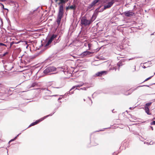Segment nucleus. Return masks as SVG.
<instances>
[{
  "instance_id": "f257e3e1",
  "label": "nucleus",
  "mask_w": 155,
  "mask_h": 155,
  "mask_svg": "<svg viewBox=\"0 0 155 155\" xmlns=\"http://www.w3.org/2000/svg\"><path fill=\"white\" fill-rule=\"evenodd\" d=\"M69 0H54L56 2H57L58 1L60 2L58 3V5H61L59 6V12L57 16L56 22L58 24V26L60 25V21L63 17V4H65Z\"/></svg>"
},
{
  "instance_id": "f03ea898",
  "label": "nucleus",
  "mask_w": 155,
  "mask_h": 155,
  "mask_svg": "<svg viewBox=\"0 0 155 155\" xmlns=\"http://www.w3.org/2000/svg\"><path fill=\"white\" fill-rule=\"evenodd\" d=\"M96 17L93 15L90 20H88L86 17L84 16L81 19V23L82 25L87 26L90 25L95 19Z\"/></svg>"
},
{
  "instance_id": "7ed1b4c3",
  "label": "nucleus",
  "mask_w": 155,
  "mask_h": 155,
  "mask_svg": "<svg viewBox=\"0 0 155 155\" xmlns=\"http://www.w3.org/2000/svg\"><path fill=\"white\" fill-rule=\"evenodd\" d=\"M52 115V114H49L48 115H47L46 116H45L43 117L42 118H41V119H40L38 120H36L34 122L32 123H31L29 125V126H28V127H31L32 126H34V125H35L36 124H37L39 122L42 121L44 119L46 118V117H48L49 116H51Z\"/></svg>"
},
{
  "instance_id": "20e7f679",
  "label": "nucleus",
  "mask_w": 155,
  "mask_h": 155,
  "mask_svg": "<svg viewBox=\"0 0 155 155\" xmlns=\"http://www.w3.org/2000/svg\"><path fill=\"white\" fill-rule=\"evenodd\" d=\"M36 10H34L33 11H31L30 12L27 16V18L28 20H31L35 17L36 15Z\"/></svg>"
},
{
  "instance_id": "39448f33",
  "label": "nucleus",
  "mask_w": 155,
  "mask_h": 155,
  "mask_svg": "<svg viewBox=\"0 0 155 155\" xmlns=\"http://www.w3.org/2000/svg\"><path fill=\"white\" fill-rule=\"evenodd\" d=\"M56 70V68L53 66H51L47 67L43 71L44 74H48V73L54 71Z\"/></svg>"
},
{
  "instance_id": "423d86ee",
  "label": "nucleus",
  "mask_w": 155,
  "mask_h": 155,
  "mask_svg": "<svg viewBox=\"0 0 155 155\" xmlns=\"http://www.w3.org/2000/svg\"><path fill=\"white\" fill-rule=\"evenodd\" d=\"M126 17H131L135 16V13L132 11L129 10L126 11L122 13Z\"/></svg>"
},
{
  "instance_id": "0eeeda50",
  "label": "nucleus",
  "mask_w": 155,
  "mask_h": 155,
  "mask_svg": "<svg viewBox=\"0 0 155 155\" xmlns=\"http://www.w3.org/2000/svg\"><path fill=\"white\" fill-rule=\"evenodd\" d=\"M115 1V0H112L111 2H108L107 5L104 6V8H102V10H101V11H103L104 10L110 7L114 3Z\"/></svg>"
},
{
  "instance_id": "6e6552de",
  "label": "nucleus",
  "mask_w": 155,
  "mask_h": 155,
  "mask_svg": "<svg viewBox=\"0 0 155 155\" xmlns=\"http://www.w3.org/2000/svg\"><path fill=\"white\" fill-rule=\"evenodd\" d=\"M92 53V52L87 51L83 52L81 54H80V55L81 56L83 57H84L86 55H89Z\"/></svg>"
},
{
  "instance_id": "1a4fd4ad",
  "label": "nucleus",
  "mask_w": 155,
  "mask_h": 155,
  "mask_svg": "<svg viewBox=\"0 0 155 155\" xmlns=\"http://www.w3.org/2000/svg\"><path fill=\"white\" fill-rule=\"evenodd\" d=\"M106 71H102L99 72L96 74V75L98 76H101L103 75L104 73H106Z\"/></svg>"
},
{
  "instance_id": "9d476101",
  "label": "nucleus",
  "mask_w": 155,
  "mask_h": 155,
  "mask_svg": "<svg viewBox=\"0 0 155 155\" xmlns=\"http://www.w3.org/2000/svg\"><path fill=\"white\" fill-rule=\"evenodd\" d=\"M57 36V35H55L54 34H53L51 36V37L49 39V40L52 41H53V40Z\"/></svg>"
},
{
  "instance_id": "9b49d317",
  "label": "nucleus",
  "mask_w": 155,
  "mask_h": 155,
  "mask_svg": "<svg viewBox=\"0 0 155 155\" xmlns=\"http://www.w3.org/2000/svg\"><path fill=\"white\" fill-rule=\"evenodd\" d=\"M145 110L146 112L147 113V114L148 115H151V113L150 112L149 109V108L147 107H145Z\"/></svg>"
},
{
  "instance_id": "f8f14e48",
  "label": "nucleus",
  "mask_w": 155,
  "mask_h": 155,
  "mask_svg": "<svg viewBox=\"0 0 155 155\" xmlns=\"http://www.w3.org/2000/svg\"><path fill=\"white\" fill-rule=\"evenodd\" d=\"M76 8V5L74 4L70 6V9H71L74 10H75Z\"/></svg>"
},
{
  "instance_id": "ddd939ff",
  "label": "nucleus",
  "mask_w": 155,
  "mask_h": 155,
  "mask_svg": "<svg viewBox=\"0 0 155 155\" xmlns=\"http://www.w3.org/2000/svg\"><path fill=\"white\" fill-rule=\"evenodd\" d=\"M151 104L152 102H149L146 104L145 106V107L149 108L148 106L150 105Z\"/></svg>"
},
{
  "instance_id": "4468645a",
  "label": "nucleus",
  "mask_w": 155,
  "mask_h": 155,
  "mask_svg": "<svg viewBox=\"0 0 155 155\" xmlns=\"http://www.w3.org/2000/svg\"><path fill=\"white\" fill-rule=\"evenodd\" d=\"M51 41L48 40V42L45 45V47H46L48 46L51 43Z\"/></svg>"
},
{
  "instance_id": "2eb2a0df",
  "label": "nucleus",
  "mask_w": 155,
  "mask_h": 155,
  "mask_svg": "<svg viewBox=\"0 0 155 155\" xmlns=\"http://www.w3.org/2000/svg\"><path fill=\"white\" fill-rule=\"evenodd\" d=\"M57 68L58 69H59V70H60L61 71H63V72H65L64 71V68H63V67H58Z\"/></svg>"
},
{
  "instance_id": "dca6fc26",
  "label": "nucleus",
  "mask_w": 155,
  "mask_h": 155,
  "mask_svg": "<svg viewBox=\"0 0 155 155\" xmlns=\"http://www.w3.org/2000/svg\"><path fill=\"white\" fill-rule=\"evenodd\" d=\"M123 65L122 62L119 61L117 64V65L119 67L120 66H122Z\"/></svg>"
},
{
  "instance_id": "f3484780",
  "label": "nucleus",
  "mask_w": 155,
  "mask_h": 155,
  "mask_svg": "<svg viewBox=\"0 0 155 155\" xmlns=\"http://www.w3.org/2000/svg\"><path fill=\"white\" fill-rule=\"evenodd\" d=\"M84 84L83 83H80L78 85H76V87H80L83 85Z\"/></svg>"
},
{
  "instance_id": "a211bd4d",
  "label": "nucleus",
  "mask_w": 155,
  "mask_h": 155,
  "mask_svg": "<svg viewBox=\"0 0 155 155\" xmlns=\"http://www.w3.org/2000/svg\"><path fill=\"white\" fill-rule=\"evenodd\" d=\"M47 91L46 92V94H50L51 93V91L49 90L48 89V90L46 91Z\"/></svg>"
},
{
  "instance_id": "6ab92c4d",
  "label": "nucleus",
  "mask_w": 155,
  "mask_h": 155,
  "mask_svg": "<svg viewBox=\"0 0 155 155\" xmlns=\"http://www.w3.org/2000/svg\"><path fill=\"white\" fill-rule=\"evenodd\" d=\"M95 4H94L93 2L89 5V7L90 8L92 7Z\"/></svg>"
},
{
  "instance_id": "aec40b11",
  "label": "nucleus",
  "mask_w": 155,
  "mask_h": 155,
  "mask_svg": "<svg viewBox=\"0 0 155 155\" xmlns=\"http://www.w3.org/2000/svg\"><path fill=\"white\" fill-rule=\"evenodd\" d=\"M95 4H94L93 2L89 5V7L90 8L92 7Z\"/></svg>"
},
{
  "instance_id": "412c9836",
  "label": "nucleus",
  "mask_w": 155,
  "mask_h": 155,
  "mask_svg": "<svg viewBox=\"0 0 155 155\" xmlns=\"http://www.w3.org/2000/svg\"><path fill=\"white\" fill-rule=\"evenodd\" d=\"M100 0H94L93 2L94 4H96Z\"/></svg>"
},
{
  "instance_id": "4be33fe9",
  "label": "nucleus",
  "mask_w": 155,
  "mask_h": 155,
  "mask_svg": "<svg viewBox=\"0 0 155 155\" xmlns=\"http://www.w3.org/2000/svg\"><path fill=\"white\" fill-rule=\"evenodd\" d=\"M100 8H98L97 9H96V10H97L98 12H102V11H101V10H102V8H101V9H100Z\"/></svg>"
},
{
  "instance_id": "5701e85b",
  "label": "nucleus",
  "mask_w": 155,
  "mask_h": 155,
  "mask_svg": "<svg viewBox=\"0 0 155 155\" xmlns=\"http://www.w3.org/2000/svg\"><path fill=\"white\" fill-rule=\"evenodd\" d=\"M48 88H41V90L43 91H47L48 90Z\"/></svg>"
},
{
  "instance_id": "b1692460",
  "label": "nucleus",
  "mask_w": 155,
  "mask_h": 155,
  "mask_svg": "<svg viewBox=\"0 0 155 155\" xmlns=\"http://www.w3.org/2000/svg\"><path fill=\"white\" fill-rule=\"evenodd\" d=\"M151 125H155V120L153 121L150 123Z\"/></svg>"
},
{
  "instance_id": "393cba45",
  "label": "nucleus",
  "mask_w": 155,
  "mask_h": 155,
  "mask_svg": "<svg viewBox=\"0 0 155 155\" xmlns=\"http://www.w3.org/2000/svg\"><path fill=\"white\" fill-rule=\"evenodd\" d=\"M0 46H5L7 47V45L4 43H0Z\"/></svg>"
},
{
  "instance_id": "a878e982",
  "label": "nucleus",
  "mask_w": 155,
  "mask_h": 155,
  "mask_svg": "<svg viewBox=\"0 0 155 155\" xmlns=\"http://www.w3.org/2000/svg\"><path fill=\"white\" fill-rule=\"evenodd\" d=\"M58 108V107H57V108H55V109H54V111L53 112V113H52V114H52V115L53 114H54L55 113V112H56V110H57Z\"/></svg>"
},
{
  "instance_id": "bb28decb",
  "label": "nucleus",
  "mask_w": 155,
  "mask_h": 155,
  "mask_svg": "<svg viewBox=\"0 0 155 155\" xmlns=\"http://www.w3.org/2000/svg\"><path fill=\"white\" fill-rule=\"evenodd\" d=\"M152 77V76H151V77H150L149 78H147L144 81H144H147L148 80L150 79Z\"/></svg>"
},
{
  "instance_id": "cd10ccee",
  "label": "nucleus",
  "mask_w": 155,
  "mask_h": 155,
  "mask_svg": "<svg viewBox=\"0 0 155 155\" xmlns=\"http://www.w3.org/2000/svg\"><path fill=\"white\" fill-rule=\"evenodd\" d=\"M36 83H32V85H31V87H34L36 85Z\"/></svg>"
},
{
  "instance_id": "c85d7f7f",
  "label": "nucleus",
  "mask_w": 155,
  "mask_h": 155,
  "mask_svg": "<svg viewBox=\"0 0 155 155\" xmlns=\"http://www.w3.org/2000/svg\"><path fill=\"white\" fill-rule=\"evenodd\" d=\"M8 54V52H6L5 53L3 54L2 55L3 56H5L6 54Z\"/></svg>"
},
{
  "instance_id": "c756f323",
  "label": "nucleus",
  "mask_w": 155,
  "mask_h": 155,
  "mask_svg": "<svg viewBox=\"0 0 155 155\" xmlns=\"http://www.w3.org/2000/svg\"><path fill=\"white\" fill-rule=\"evenodd\" d=\"M76 87V86H74L73 87H72L71 89V90H70V91H71L72 90H73L74 89V88H75Z\"/></svg>"
},
{
  "instance_id": "7c9ffc66",
  "label": "nucleus",
  "mask_w": 155,
  "mask_h": 155,
  "mask_svg": "<svg viewBox=\"0 0 155 155\" xmlns=\"http://www.w3.org/2000/svg\"><path fill=\"white\" fill-rule=\"evenodd\" d=\"M23 3L25 5H26L27 4V2L25 0H23Z\"/></svg>"
},
{
  "instance_id": "2f4dec72",
  "label": "nucleus",
  "mask_w": 155,
  "mask_h": 155,
  "mask_svg": "<svg viewBox=\"0 0 155 155\" xmlns=\"http://www.w3.org/2000/svg\"><path fill=\"white\" fill-rule=\"evenodd\" d=\"M15 140H14V138L12 139H11L9 141V142L8 143L9 144V143L11 142H12V141H14Z\"/></svg>"
},
{
  "instance_id": "473e14b6",
  "label": "nucleus",
  "mask_w": 155,
  "mask_h": 155,
  "mask_svg": "<svg viewBox=\"0 0 155 155\" xmlns=\"http://www.w3.org/2000/svg\"><path fill=\"white\" fill-rule=\"evenodd\" d=\"M69 9H70V6H68L66 7V10H68Z\"/></svg>"
},
{
  "instance_id": "72a5a7b5",
  "label": "nucleus",
  "mask_w": 155,
  "mask_h": 155,
  "mask_svg": "<svg viewBox=\"0 0 155 155\" xmlns=\"http://www.w3.org/2000/svg\"><path fill=\"white\" fill-rule=\"evenodd\" d=\"M149 67V66H147V67H146V66H144V65H143V68H146L147 67Z\"/></svg>"
},
{
  "instance_id": "f704fd0d",
  "label": "nucleus",
  "mask_w": 155,
  "mask_h": 155,
  "mask_svg": "<svg viewBox=\"0 0 155 155\" xmlns=\"http://www.w3.org/2000/svg\"><path fill=\"white\" fill-rule=\"evenodd\" d=\"M81 89L84 90H86V88L84 87L83 88H81Z\"/></svg>"
},
{
  "instance_id": "c9c22d12",
  "label": "nucleus",
  "mask_w": 155,
  "mask_h": 155,
  "mask_svg": "<svg viewBox=\"0 0 155 155\" xmlns=\"http://www.w3.org/2000/svg\"><path fill=\"white\" fill-rule=\"evenodd\" d=\"M88 47H89V48H90V47L91 46V44H88Z\"/></svg>"
},
{
  "instance_id": "e433bc0d",
  "label": "nucleus",
  "mask_w": 155,
  "mask_h": 155,
  "mask_svg": "<svg viewBox=\"0 0 155 155\" xmlns=\"http://www.w3.org/2000/svg\"><path fill=\"white\" fill-rule=\"evenodd\" d=\"M21 134V133H19V134H18L15 137L17 138V137H18V136L20 135Z\"/></svg>"
},
{
  "instance_id": "4c0bfd02",
  "label": "nucleus",
  "mask_w": 155,
  "mask_h": 155,
  "mask_svg": "<svg viewBox=\"0 0 155 155\" xmlns=\"http://www.w3.org/2000/svg\"><path fill=\"white\" fill-rule=\"evenodd\" d=\"M21 134V133H19V134H18L15 137L17 138V137H18V136L20 135Z\"/></svg>"
},
{
  "instance_id": "58836bf2",
  "label": "nucleus",
  "mask_w": 155,
  "mask_h": 155,
  "mask_svg": "<svg viewBox=\"0 0 155 155\" xmlns=\"http://www.w3.org/2000/svg\"><path fill=\"white\" fill-rule=\"evenodd\" d=\"M88 98L89 99V100H90L91 101V104H92V101L91 100V98H90V97H88Z\"/></svg>"
},
{
  "instance_id": "ea45409f",
  "label": "nucleus",
  "mask_w": 155,
  "mask_h": 155,
  "mask_svg": "<svg viewBox=\"0 0 155 155\" xmlns=\"http://www.w3.org/2000/svg\"><path fill=\"white\" fill-rule=\"evenodd\" d=\"M24 42L25 43L26 45H27L28 44V42L26 41H24Z\"/></svg>"
},
{
  "instance_id": "a19ab883",
  "label": "nucleus",
  "mask_w": 155,
  "mask_h": 155,
  "mask_svg": "<svg viewBox=\"0 0 155 155\" xmlns=\"http://www.w3.org/2000/svg\"><path fill=\"white\" fill-rule=\"evenodd\" d=\"M1 5L2 6H3V9L5 8H4V6L3 5V4H2V3H1Z\"/></svg>"
},
{
  "instance_id": "79ce46f5",
  "label": "nucleus",
  "mask_w": 155,
  "mask_h": 155,
  "mask_svg": "<svg viewBox=\"0 0 155 155\" xmlns=\"http://www.w3.org/2000/svg\"><path fill=\"white\" fill-rule=\"evenodd\" d=\"M13 42H11V44H10L11 46H12L13 45Z\"/></svg>"
},
{
  "instance_id": "37998d69",
  "label": "nucleus",
  "mask_w": 155,
  "mask_h": 155,
  "mask_svg": "<svg viewBox=\"0 0 155 155\" xmlns=\"http://www.w3.org/2000/svg\"><path fill=\"white\" fill-rule=\"evenodd\" d=\"M5 1V0H0V1H1V2H4V1Z\"/></svg>"
},
{
  "instance_id": "c03bdc74",
  "label": "nucleus",
  "mask_w": 155,
  "mask_h": 155,
  "mask_svg": "<svg viewBox=\"0 0 155 155\" xmlns=\"http://www.w3.org/2000/svg\"><path fill=\"white\" fill-rule=\"evenodd\" d=\"M144 64L145 65H146V66H147V63H144Z\"/></svg>"
},
{
  "instance_id": "a18cd8bd",
  "label": "nucleus",
  "mask_w": 155,
  "mask_h": 155,
  "mask_svg": "<svg viewBox=\"0 0 155 155\" xmlns=\"http://www.w3.org/2000/svg\"><path fill=\"white\" fill-rule=\"evenodd\" d=\"M120 57H117V59H118V60H119L120 59Z\"/></svg>"
},
{
  "instance_id": "49530a36",
  "label": "nucleus",
  "mask_w": 155,
  "mask_h": 155,
  "mask_svg": "<svg viewBox=\"0 0 155 155\" xmlns=\"http://www.w3.org/2000/svg\"><path fill=\"white\" fill-rule=\"evenodd\" d=\"M0 20L1 21V22H2V23H3V21H2V19L1 18V19H0Z\"/></svg>"
},
{
  "instance_id": "de8ad7c7",
  "label": "nucleus",
  "mask_w": 155,
  "mask_h": 155,
  "mask_svg": "<svg viewBox=\"0 0 155 155\" xmlns=\"http://www.w3.org/2000/svg\"><path fill=\"white\" fill-rule=\"evenodd\" d=\"M61 99V97H59V98H58V100H60V99Z\"/></svg>"
},
{
  "instance_id": "09e8293b",
  "label": "nucleus",
  "mask_w": 155,
  "mask_h": 155,
  "mask_svg": "<svg viewBox=\"0 0 155 155\" xmlns=\"http://www.w3.org/2000/svg\"><path fill=\"white\" fill-rule=\"evenodd\" d=\"M133 59V58H130V59H129V60H132V59Z\"/></svg>"
},
{
  "instance_id": "8fccbe9b",
  "label": "nucleus",
  "mask_w": 155,
  "mask_h": 155,
  "mask_svg": "<svg viewBox=\"0 0 155 155\" xmlns=\"http://www.w3.org/2000/svg\"><path fill=\"white\" fill-rule=\"evenodd\" d=\"M16 138H16V137H15L14 138V140H15Z\"/></svg>"
},
{
  "instance_id": "3c124183",
  "label": "nucleus",
  "mask_w": 155,
  "mask_h": 155,
  "mask_svg": "<svg viewBox=\"0 0 155 155\" xmlns=\"http://www.w3.org/2000/svg\"><path fill=\"white\" fill-rule=\"evenodd\" d=\"M54 88H60V87H54Z\"/></svg>"
},
{
  "instance_id": "603ef678",
  "label": "nucleus",
  "mask_w": 155,
  "mask_h": 155,
  "mask_svg": "<svg viewBox=\"0 0 155 155\" xmlns=\"http://www.w3.org/2000/svg\"><path fill=\"white\" fill-rule=\"evenodd\" d=\"M151 127L152 130H153V127Z\"/></svg>"
},
{
  "instance_id": "864d4df0",
  "label": "nucleus",
  "mask_w": 155,
  "mask_h": 155,
  "mask_svg": "<svg viewBox=\"0 0 155 155\" xmlns=\"http://www.w3.org/2000/svg\"><path fill=\"white\" fill-rule=\"evenodd\" d=\"M4 9H5V10H8V9L7 8H4Z\"/></svg>"
},
{
  "instance_id": "5fc2aeb1",
  "label": "nucleus",
  "mask_w": 155,
  "mask_h": 155,
  "mask_svg": "<svg viewBox=\"0 0 155 155\" xmlns=\"http://www.w3.org/2000/svg\"><path fill=\"white\" fill-rule=\"evenodd\" d=\"M119 0H115V2H117Z\"/></svg>"
},
{
  "instance_id": "6e6d98bb",
  "label": "nucleus",
  "mask_w": 155,
  "mask_h": 155,
  "mask_svg": "<svg viewBox=\"0 0 155 155\" xmlns=\"http://www.w3.org/2000/svg\"><path fill=\"white\" fill-rule=\"evenodd\" d=\"M28 47V45L26 47V48H27Z\"/></svg>"
},
{
  "instance_id": "4d7b16f0",
  "label": "nucleus",
  "mask_w": 155,
  "mask_h": 155,
  "mask_svg": "<svg viewBox=\"0 0 155 155\" xmlns=\"http://www.w3.org/2000/svg\"><path fill=\"white\" fill-rule=\"evenodd\" d=\"M114 69H115V70H116V68H115V67H114Z\"/></svg>"
},
{
  "instance_id": "13d9d810",
  "label": "nucleus",
  "mask_w": 155,
  "mask_h": 155,
  "mask_svg": "<svg viewBox=\"0 0 155 155\" xmlns=\"http://www.w3.org/2000/svg\"><path fill=\"white\" fill-rule=\"evenodd\" d=\"M132 108V107H130V108H129V109H131Z\"/></svg>"
},
{
  "instance_id": "bf43d9fd",
  "label": "nucleus",
  "mask_w": 155,
  "mask_h": 155,
  "mask_svg": "<svg viewBox=\"0 0 155 155\" xmlns=\"http://www.w3.org/2000/svg\"><path fill=\"white\" fill-rule=\"evenodd\" d=\"M84 101H85V100L84 99Z\"/></svg>"
},
{
  "instance_id": "052dcab7",
  "label": "nucleus",
  "mask_w": 155,
  "mask_h": 155,
  "mask_svg": "<svg viewBox=\"0 0 155 155\" xmlns=\"http://www.w3.org/2000/svg\"><path fill=\"white\" fill-rule=\"evenodd\" d=\"M51 2H53V0H51Z\"/></svg>"
},
{
  "instance_id": "680f3d73",
  "label": "nucleus",
  "mask_w": 155,
  "mask_h": 155,
  "mask_svg": "<svg viewBox=\"0 0 155 155\" xmlns=\"http://www.w3.org/2000/svg\"><path fill=\"white\" fill-rule=\"evenodd\" d=\"M153 35V34H151V35Z\"/></svg>"
},
{
  "instance_id": "e2e57ef3",
  "label": "nucleus",
  "mask_w": 155,
  "mask_h": 155,
  "mask_svg": "<svg viewBox=\"0 0 155 155\" xmlns=\"http://www.w3.org/2000/svg\"><path fill=\"white\" fill-rule=\"evenodd\" d=\"M114 110H112V112H113V111H114Z\"/></svg>"
},
{
  "instance_id": "0e129e2a",
  "label": "nucleus",
  "mask_w": 155,
  "mask_h": 155,
  "mask_svg": "<svg viewBox=\"0 0 155 155\" xmlns=\"http://www.w3.org/2000/svg\"><path fill=\"white\" fill-rule=\"evenodd\" d=\"M104 130H100V131H103Z\"/></svg>"
},
{
  "instance_id": "69168bd1",
  "label": "nucleus",
  "mask_w": 155,
  "mask_h": 155,
  "mask_svg": "<svg viewBox=\"0 0 155 155\" xmlns=\"http://www.w3.org/2000/svg\"><path fill=\"white\" fill-rule=\"evenodd\" d=\"M128 5V4H126L125 5Z\"/></svg>"
},
{
  "instance_id": "338daca9",
  "label": "nucleus",
  "mask_w": 155,
  "mask_h": 155,
  "mask_svg": "<svg viewBox=\"0 0 155 155\" xmlns=\"http://www.w3.org/2000/svg\"><path fill=\"white\" fill-rule=\"evenodd\" d=\"M146 86H147V87H149V86H147V85H146Z\"/></svg>"
}]
</instances>
